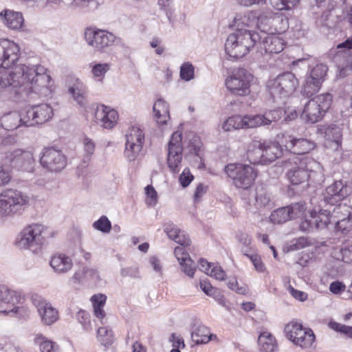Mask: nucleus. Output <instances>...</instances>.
Segmentation results:
<instances>
[{"instance_id":"f257e3e1","label":"nucleus","mask_w":352,"mask_h":352,"mask_svg":"<svg viewBox=\"0 0 352 352\" xmlns=\"http://www.w3.org/2000/svg\"><path fill=\"white\" fill-rule=\"evenodd\" d=\"M12 87L19 93H36L47 96L52 92L53 82L46 68L41 65H16L0 76V89Z\"/></svg>"},{"instance_id":"f03ea898","label":"nucleus","mask_w":352,"mask_h":352,"mask_svg":"<svg viewBox=\"0 0 352 352\" xmlns=\"http://www.w3.org/2000/svg\"><path fill=\"white\" fill-rule=\"evenodd\" d=\"M283 166L288 169L287 177L293 185L300 184L311 178L314 180L323 179L321 164L311 158L291 155L283 162Z\"/></svg>"},{"instance_id":"7ed1b4c3","label":"nucleus","mask_w":352,"mask_h":352,"mask_svg":"<svg viewBox=\"0 0 352 352\" xmlns=\"http://www.w3.org/2000/svg\"><path fill=\"white\" fill-rule=\"evenodd\" d=\"M258 32L248 30H238L230 34L225 43L226 54L234 58H242L261 40Z\"/></svg>"},{"instance_id":"20e7f679","label":"nucleus","mask_w":352,"mask_h":352,"mask_svg":"<svg viewBox=\"0 0 352 352\" xmlns=\"http://www.w3.org/2000/svg\"><path fill=\"white\" fill-rule=\"evenodd\" d=\"M29 197L23 192L6 189L0 193V217H10L28 205Z\"/></svg>"},{"instance_id":"39448f33","label":"nucleus","mask_w":352,"mask_h":352,"mask_svg":"<svg viewBox=\"0 0 352 352\" xmlns=\"http://www.w3.org/2000/svg\"><path fill=\"white\" fill-rule=\"evenodd\" d=\"M3 164L11 169L33 172L35 166V160L32 151L29 149L14 148L5 152Z\"/></svg>"},{"instance_id":"423d86ee","label":"nucleus","mask_w":352,"mask_h":352,"mask_svg":"<svg viewBox=\"0 0 352 352\" xmlns=\"http://www.w3.org/2000/svg\"><path fill=\"white\" fill-rule=\"evenodd\" d=\"M225 172L236 188L243 190L250 188L257 177L254 168L243 164H229L225 166Z\"/></svg>"},{"instance_id":"0eeeda50","label":"nucleus","mask_w":352,"mask_h":352,"mask_svg":"<svg viewBox=\"0 0 352 352\" xmlns=\"http://www.w3.org/2000/svg\"><path fill=\"white\" fill-rule=\"evenodd\" d=\"M332 102L330 94L318 95L309 100L305 105L301 118L308 123H315L322 119L329 109Z\"/></svg>"},{"instance_id":"6e6552de","label":"nucleus","mask_w":352,"mask_h":352,"mask_svg":"<svg viewBox=\"0 0 352 352\" xmlns=\"http://www.w3.org/2000/svg\"><path fill=\"white\" fill-rule=\"evenodd\" d=\"M44 232L45 228L43 225L38 223L29 225L19 234L16 244L21 249L37 252L45 242Z\"/></svg>"},{"instance_id":"1a4fd4ad","label":"nucleus","mask_w":352,"mask_h":352,"mask_svg":"<svg viewBox=\"0 0 352 352\" xmlns=\"http://www.w3.org/2000/svg\"><path fill=\"white\" fill-rule=\"evenodd\" d=\"M298 81L292 72L278 75L268 82L270 95L274 98H285L292 95L296 89Z\"/></svg>"},{"instance_id":"9d476101","label":"nucleus","mask_w":352,"mask_h":352,"mask_svg":"<svg viewBox=\"0 0 352 352\" xmlns=\"http://www.w3.org/2000/svg\"><path fill=\"white\" fill-rule=\"evenodd\" d=\"M284 331L291 342L302 349L310 348L315 340L313 331L303 327L301 324L296 322H291L286 324Z\"/></svg>"},{"instance_id":"9b49d317","label":"nucleus","mask_w":352,"mask_h":352,"mask_svg":"<svg viewBox=\"0 0 352 352\" xmlns=\"http://www.w3.org/2000/svg\"><path fill=\"white\" fill-rule=\"evenodd\" d=\"M257 28L263 33L280 34L288 28V21L280 14L264 12L259 15Z\"/></svg>"},{"instance_id":"f8f14e48","label":"nucleus","mask_w":352,"mask_h":352,"mask_svg":"<svg viewBox=\"0 0 352 352\" xmlns=\"http://www.w3.org/2000/svg\"><path fill=\"white\" fill-rule=\"evenodd\" d=\"M252 76L245 69L239 68L226 80L227 88L233 94L246 96L250 93V82Z\"/></svg>"},{"instance_id":"ddd939ff","label":"nucleus","mask_w":352,"mask_h":352,"mask_svg":"<svg viewBox=\"0 0 352 352\" xmlns=\"http://www.w3.org/2000/svg\"><path fill=\"white\" fill-rule=\"evenodd\" d=\"M316 134L324 139L325 146L333 151H341L342 133L341 129L334 124L317 126Z\"/></svg>"},{"instance_id":"4468645a","label":"nucleus","mask_w":352,"mask_h":352,"mask_svg":"<svg viewBox=\"0 0 352 352\" xmlns=\"http://www.w3.org/2000/svg\"><path fill=\"white\" fill-rule=\"evenodd\" d=\"M307 207L305 202L300 201L292 204L289 206L279 208L274 210L270 217V221L274 223H283L292 219L301 217Z\"/></svg>"},{"instance_id":"2eb2a0df","label":"nucleus","mask_w":352,"mask_h":352,"mask_svg":"<svg viewBox=\"0 0 352 352\" xmlns=\"http://www.w3.org/2000/svg\"><path fill=\"white\" fill-rule=\"evenodd\" d=\"M182 135L181 132L173 133L168 142L167 163L173 173H177L182 159Z\"/></svg>"},{"instance_id":"dca6fc26","label":"nucleus","mask_w":352,"mask_h":352,"mask_svg":"<svg viewBox=\"0 0 352 352\" xmlns=\"http://www.w3.org/2000/svg\"><path fill=\"white\" fill-rule=\"evenodd\" d=\"M144 134L138 127H131L126 134L124 154L129 161L134 160L142 150Z\"/></svg>"},{"instance_id":"f3484780","label":"nucleus","mask_w":352,"mask_h":352,"mask_svg":"<svg viewBox=\"0 0 352 352\" xmlns=\"http://www.w3.org/2000/svg\"><path fill=\"white\" fill-rule=\"evenodd\" d=\"M352 48V36L337 46L339 50L335 56L339 69V76L344 77L352 71V57L349 52Z\"/></svg>"},{"instance_id":"a211bd4d","label":"nucleus","mask_w":352,"mask_h":352,"mask_svg":"<svg viewBox=\"0 0 352 352\" xmlns=\"http://www.w3.org/2000/svg\"><path fill=\"white\" fill-rule=\"evenodd\" d=\"M85 37L88 45L98 51L111 46L116 40V36L112 33L91 28L86 30Z\"/></svg>"},{"instance_id":"6ab92c4d","label":"nucleus","mask_w":352,"mask_h":352,"mask_svg":"<svg viewBox=\"0 0 352 352\" xmlns=\"http://www.w3.org/2000/svg\"><path fill=\"white\" fill-rule=\"evenodd\" d=\"M41 166L52 172H58L63 170L67 164L66 157L63 153L54 148H45L40 159Z\"/></svg>"},{"instance_id":"aec40b11","label":"nucleus","mask_w":352,"mask_h":352,"mask_svg":"<svg viewBox=\"0 0 352 352\" xmlns=\"http://www.w3.org/2000/svg\"><path fill=\"white\" fill-rule=\"evenodd\" d=\"M282 144L287 153L298 156L307 153L316 147L314 142L307 138H297L292 135L284 136Z\"/></svg>"},{"instance_id":"412c9836","label":"nucleus","mask_w":352,"mask_h":352,"mask_svg":"<svg viewBox=\"0 0 352 352\" xmlns=\"http://www.w3.org/2000/svg\"><path fill=\"white\" fill-rule=\"evenodd\" d=\"M54 113L52 107L47 104L35 105L25 110L26 120L29 126L42 124L52 119Z\"/></svg>"},{"instance_id":"4be33fe9","label":"nucleus","mask_w":352,"mask_h":352,"mask_svg":"<svg viewBox=\"0 0 352 352\" xmlns=\"http://www.w3.org/2000/svg\"><path fill=\"white\" fill-rule=\"evenodd\" d=\"M19 300L20 296L16 292L5 287H0V313L17 314L20 308L16 305L19 303Z\"/></svg>"},{"instance_id":"5701e85b","label":"nucleus","mask_w":352,"mask_h":352,"mask_svg":"<svg viewBox=\"0 0 352 352\" xmlns=\"http://www.w3.org/2000/svg\"><path fill=\"white\" fill-rule=\"evenodd\" d=\"M19 47L8 40L0 41V67H11L19 59Z\"/></svg>"},{"instance_id":"b1692460","label":"nucleus","mask_w":352,"mask_h":352,"mask_svg":"<svg viewBox=\"0 0 352 352\" xmlns=\"http://www.w3.org/2000/svg\"><path fill=\"white\" fill-rule=\"evenodd\" d=\"M32 302L36 307L42 322L44 324L50 325L58 320V313L57 310L45 300L36 296L32 298Z\"/></svg>"},{"instance_id":"393cba45","label":"nucleus","mask_w":352,"mask_h":352,"mask_svg":"<svg viewBox=\"0 0 352 352\" xmlns=\"http://www.w3.org/2000/svg\"><path fill=\"white\" fill-rule=\"evenodd\" d=\"M96 120L105 129H112L118 119V113L115 109L105 105L98 106L96 111Z\"/></svg>"},{"instance_id":"a878e982","label":"nucleus","mask_w":352,"mask_h":352,"mask_svg":"<svg viewBox=\"0 0 352 352\" xmlns=\"http://www.w3.org/2000/svg\"><path fill=\"white\" fill-rule=\"evenodd\" d=\"M263 164H270L274 162L276 159L283 156L285 149L283 144L278 142H263L262 144Z\"/></svg>"},{"instance_id":"bb28decb","label":"nucleus","mask_w":352,"mask_h":352,"mask_svg":"<svg viewBox=\"0 0 352 352\" xmlns=\"http://www.w3.org/2000/svg\"><path fill=\"white\" fill-rule=\"evenodd\" d=\"M350 194L349 188L343 184L341 180L336 181L326 188L324 195V201L332 204L339 201Z\"/></svg>"},{"instance_id":"cd10ccee","label":"nucleus","mask_w":352,"mask_h":352,"mask_svg":"<svg viewBox=\"0 0 352 352\" xmlns=\"http://www.w3.org/2000/svg\"><path fill=\"white\" fill-rule=\"evenodd\" d=\"M280 34H268L267 36L263 37L261 42V48L264 49L266 53L278 54L281 52L285 45L284 39L280 36Z\"/></svg>"},{"instance_id":"c85d7f7f","label":"nucleus","mask_w":352,"mask_h":352,"mask_svg":"<svg viewBox=\"0 0 352 352\" xmlns=\"http://www.w3.org/2000/svg\"><path fill=\"white\" fill-rule=\"evenodd\" d=\"M50 265L55 273L64 274L72 269L73 261L65 254L57 253L52 256Z\"/></svg>"},{"instance_id":"c756f323","label":"nucleus","mask_w":352,"mask_h":352,"mask_svg":"<svg viewBox=\"0 0 352 352\" xmlns=\"http://www.w3.org/2000/svg\"><path fill=\"white\" fill-rule=\"evenodd\" d=\"M191 338L196 344H204L210 340H217V336L211 333L210 329L201 323H195L192 327Z\"/></svg>"},{"instance_id":"7c9ffc66","label":"nucleus","mask_w":352,"mask_h":352,"mask_svg":"<svg viewBox=\"0 0 352 352\" xmlns=\"http://www.w3.org/2000/svg\"><path fill=\"white\" fill-rule=\"evenodd\" d=\"M259 15L256 11H248L245 13L236 14L233 20V27L236 30H245L244 28H251L254 25L257 27Z\"/></svg>"},{"instance_id":"2f4dec72","label":"nucleus","mask_w":352,"mask_h":352,"mask_svg":"<svg viewBox=\"0 0 352 352\" xmlns=\"http://www.w3.org/2000/svg\"><path fill=\"white\" fill-rule=\"evenodd\" d=\"M25 111L21 113L12 112L5 115L1 120L2 124L7 130L11 131L18 129L20 126H29L28 122H26Z\"/></svg>"},{"instance_id":"473e14b6","label":"nucleus","mask_w":352,"mask_h":352,"mask_svg":"<svg viewBox=\"0 0 352 352\" xmlns=\"http://www.w3.org/2000/svg\"><path fill=\"white\" fill-rule=\"evenodd\" d=\"M99 278L98 272L96 269L83 267L76 271L71 280L73 283L79 284L86 280H98Z\"/></svg>"},{"instance_id":"72a5a7b5","label":"nucleus","mask_w":352,"mask_h":352,"mask_svg":"<svg viewBox=\"0 0 352 352\" xmlns=\"http://www.w3.org/2000/svg\"><path fill=\"white\" fill-rule=\"evenodd\" d=\"M199 267L201 271L217 280H223L226 278V274L221 266L214 265V264L208 263L205 259H200Z\"/></svg>"},{"instance_id":"f704fd0d","label":"nucleus","mask_w":352,"mask_h":352,"mask_svg":"<svg viewBox=\"0 0 352 352\" xmlns=\"http://www.w3.org/2000/svg\"><path fill=\"white\" fill-rule=\"evenodd\" d=\"M259 350L263 352H274L277 348L275 337L269 331L261 332L258 338Z\"/></svg>"},{"instance_id":"c9c22d12","label":"nucleus","mask_w":352,"mask_h":352,"mask_svg":"<svg viewBox=\"0 0 352 352\" xmlns=\"http://www.w3.org/2000/svg\"><path fill=\"white\" fill-rule=\"evenodd\" d=\"M0 16L3 19L6 25L10 29L18 30L23 26L24 19L21 12L6 10L4 15L1 12Z\"/></svg>"},{"instance_id":"e433bc0d","label":"nucleus","mask_w":352,"mask_h":352,"mask_svg":"<svg viewBox=\"0 0 352 352\" xmlns=\"http://www.w3.org/2000/svg\"><path fill=\"white\" fill-rule=\"evenodd\" d=\"M154 116L159 124H165L170 119L168 104L161 100H157L153 105Z\"/></svg>"},{"instance_id":"4c0bfd02","label":"nucleus","mask_w":352,"mask_h":352,"mask_svg":"<svg viewBox=\"0 0 352 352\" xmlns=\"http://www.w3.org/2000/svg\"><path fill=\"white\" fill-rule=\"evenodd\" d=\"M311 214L316 229H323L327 228L329 224H333L331 210L329 209L321 210L318 212L311 211Z\"/></svg>"},{"instance_id":"58836bf2","label":"nucleus","mask_w":352,"mask_h":352,"mask_svg":"<svg viewBox=\"0 0 352 352\" xmlns=\"http://www.w3.org/2000/svg\"><path fill=\"white\" fill-rule=\"evenodd\" d=\"M258 144H262V142L253 141L248 148L247 159L252 164H263L262 146Z\"/></svg>"},{"instance_id":"ea45409f","label":"nucleus","mask_w":352,"mask_h":352,"mask_svg":"<svg viewBox=\"0 0 352 352\" xmlns=\"http://www.w3.org/2000/svg\"><path fill=\"white\" fill-rule=\"evenodd\" d=\"M107 296L104 294L94 295L91 298V301L94 307V315L96 318L102 320L105 318L106 313L104 310V307L106 302Z\"/></svg>"},{"instance_id":"a19ab883","label":"nucleus","mask_w":352,"mask_h":352,"mask_svg":"<svg viewBox=\"0 0 352 352\" xmlns=\"http://www.w3.org/2000/svg\"><path fill=\"white\" fill-rule=\"evenodd\" d=\"M69 93L78 105L84 107L86 104L87 100L85 96L86 90L85 85L82 82H77L75 83L69 89Z\"/></svg>"},{"instance_id":"79ce46f5","label":"nucleus","mask_w":352,"mask_h":352,"mask_svg":"<svg viewBox=\"0 0 352 352\" xmlns=\"http://www.w3.org/2000/svg\"><path fill=\"white\" fill-rule=\"evenodd\" d=\"M34 343L39 346L41 352H61L56 342L47 340L42 335L36 336Z\"/></svg>"},{"instance_id":"37998d69","label":"nucleus","mask_w":352,"mask_h":352,"mask_svg":"<svg viewBox=\"0 0 352 352\" xmlns=\"http://www.w3.org/2000/svg\"><path fill=\"white\" fill-rule=\"evenodd\" d=\"M351 208L346 204H339L333 208L331 211L333 224L337 223V221L347 219L351 215Z\"/></svg>"},{"instance_id":"c03bdc74","label":"nucleus","mask_w":352,"mask_h":352,"mask_svg":"<svg viewBox=\"0 0 352 352\" xmlns=\"http://www.w3.org/2000/svg\"><path fill=\"white\" fill-rule=\"evenodd\" d=\"M321 85L318 81L307 76L302 85V93L307 97H311L320 90Z\"/></svg>"},{"instance_id":"a18cd8bd","label":"nucleus","mask_w":352,"mask_h":352,"mask_svg":"<svg viewBox=\"0 0 352 352\" xmlns=\"http://www.w3.org/2000/svg\"><path fill=\"white\" fill-rule=\"evenodd\" d=\"M110 68L111 65L109 63H96L91 66V72L97 81L102 82Z\"/></svg>"},{"instance_id":"49530a36","label":"nucleus","mask_w":352,"mask_h":352,"mask_svg":"<svg viewBox=\"0 0 352 352\" xmlns=\"http://www.w3.org/2000/svg\"><path fill=\"white\" fill-rule=\"evenodd\" d=\"M243 120L241 116H234L229 117L222 124V129L224 131H230L243 129Z\"/></svg>"},{"instance_id":"de8ad7c7","label":"nucleus","mask_w":352,"mask_h":352,"mask_svg":"<svg viewBox=\"0 0 352 352\" xmlns=\"http://www.w3.org/2000/svg\"><path fill=\"white\" fill-rule=\"evenodd\" d=\"M327 70L328 68L327 65L324 64H318L311 70L309 74L307 75V76L311 78L312 80L318 81V82L322 84L324 81Z\"/></svg>"},{"instance_id":"09e8293b","label":"nucleus","mask_w":352,"mask_h":352,"mask_svg":"<svg viewBox=\"0 0 352 352\" xmlns=\"http://www.w3.org/2000/svg\"><path fill=\"white\" fill-rule=\"evenodd\" d=\"M243 129L255 128L263 125L261 115L242 116Z\"/></svg>"},{"instance_id":"8fccbe9b","label":"nucleus","mask_w":352,"mask_h":352,"mask_svg":"<svg viewBox=\"0 0 352 352\" xmlns=\"http://www.w3.org/2000/svg\"><path fill=\"white\" fill-rule=\"evenodd\" d=\"M98 338L103 345H109L113 342L111 330H109L106 327H100L98 329Z\"/></svg>"},{"instance_id":"3c124183","label":"nucleus","mask_w":352,"mask_h":352,"mask_svg":"<svg viewBox=\"0 0 352 352\" xmlns=\"http://www.w3.org/2000/svg\"><path fill=\"white\" fill-rule=\"evenodd\" d=\"M263 125H270L272 122H276L281 118V111L274 109L265 112L261 115Z\"/></svg>"},{"instance_id":"603ef678","label":"nucleus","mask_w":352,"mask_h":352,"mask_svg":"<svg viewBox=\"0 0 352 352\" xmlns=\"http://www.w3.org/2000/svg\"><path fill=\"white\" fill-rule=\"evenodd\" d=\"M328 326L333 331L340 332L352 338V327L346 326L335 321H330L328 324Z\"/></svg>"},{"instance_id":"864d4df0","label":"nucleus","mask_w":352,"mask_h":352,"mask_svg":"<svg viewBox=\"0 0 352 352\" xmlns=\"http://www.w3.org/2000/svg\"><path fill=\"white\" fill-rule=\"evenodd\" d=\"M77 320L82 324L85 331H91V325L89 318V315L84 310H79L76 314Z\"/></svg>"},{"instance_id":"5fc2aeb1","label":"nucleus","mask_w":352,"mask_h":352,"mask_svg":"<svg viewBox=\"0 0 352 352\" xmlns=\"http://www.w3.org/2000/svg\"><path fill=\"white\" fill-rule=\"evenodd\" d=\"M93 226L95 229L104 233L109 232L111 228V222L105 216L101 217L98 221L94 223Z\"/></svg>"},{"instance_id":"6e6d98bb","label":"nucleus","mask_w":352,"mask_h":352,"mask_svg":"<svg viewBox=\"0 0 352 352\" xmlns=\"http://www.w3.org/2000/svg\"><path fill=\"white\" fill-rule=\"evenodd\" d=\"M180 76L182 79L188 81L194 78V67L192 64L186 63L180 68Z\"/></svg>"},{"instance_id":"4d7b16f0","label":"nucleus","mask_w":352,"mask_h":352,"mask_svg":"<svg viewBox=\"0 0 352 352\" xmlns=\"http://www.w3.org/2000/svg\"><path fill=\"white\" fill-rule=\"evenodd\" d=\"M182 270L188 276L193 277L196 270V265L190 258H187L180 263Z\"/></svg>"},{"instance_id":"13d9d810","label":"nucleus","mask_w":352,"mask_h":352,"mask_svg":"<svg viewBox=\"0 0 352 352\" xmlns=\"http://www.w3.org/2000/svg\"><path fill=\"white\" fill-rule=\"evenodd\" d=\"M146 195V204L148 206H153L157 201V194L152 186H147L145 188Z\"/></svg>"},{"instance_id":"bf43d9fd","label":"nucleus","mask_w":352,"mask_h":352,"mask_svg":"<svg viewBox=\"0 0 352 352\" xmlns=\"http://www.w3.org/2000/svg\"><path fill=\"white\" fill-rule=\"evenodd\" d=\"M6 168H8L3 164V158H1L0 161V186L8 184L11 179V175Z\"/></svg>"},{"instance_id":"052dcab7","label":"nucleus","mask_w":352,"mask_h":352,"mask_svg":"<svg viewBox=\"0 0 352 352\" xmlns=\"http://www.w3.org/2000/svg\"><path fill=\"white\" fill-rule=\"evenodd\" d=\"M336 228L342 232H347L352 229V215L347 219L340 220L335 224Z\"/></svg>"},{"instance_id":"680f3d73","label":"nucleus","mask_w":352,"mask_h":352,"mask_svg":"<svg viewBox=\"0 0 352 352\" xmlns=\"http://www.w3.org/2000/svg\"><path fill=\"white\" fill-rule=\"evenodd\" d=\"M84 152L86 157H90L95 151V142L89 138H85L82 141Z\"/></svg>"},{"instance_id":"e2e57ef3","label":"nucleus","mask_w":352,"mask_h":352,"mask_svg":"<svg viewBox=\"0 0 352 352\" xmlns=\"http://www.w3.org/2000/svg\"><path fill=\"white\" fill-rule=\"evenodd\" d=\"M309 245V243L307 238L300 237L292 241V243L289 245V250L292 251L298 250L307 247Z\"/></svg>"},{"instance_id":"0e129e2a","label":"nucleus","mask_w":352,"mask_h":352,"mask_svg":"<svg viewBox=\"0 0 352 352\" xmlns=\"http://www.w3.org/2000/svg\"><path fill=\"white\" fill-rule=\"evenodd\" d=\"M300 0H280L275 7L278 10H289L295 7Z\"/></svg>"},{"instance_id":"69168bd1","label":"nucleus","mask_w":352,"mask_h":352,"mask_svg":"<svg viewBox=\"0 0 352 352\" xmlns=\"http://www.w3.org/2000/svg\"><path fill=\"white\" fill-rule=\"evenodd\" d=\"M194 177L190 173L188 168H185L182 173L180 175L179 181L180 184L184 187H187L192 181Z\"/></svg>"},{"instance_id":"338daca9","label":"nucleus","mask_w":352,"mask_h":352,"mask_svg":"<svg viewBox=\"0 0 352 352\" xmlns=\"http://www.w3.org/2000/svg\"><path fill=\"white\" fill-rule=\"evenodd\" d=\"M181 230L174 226L173 223H166L164 226V232L168 235V238L173 241V238L177 236L180 232Z\"/></svg>"},{"instance_id":"774afa93","label":"nucleus","mask_w":352,"mask_h":352,"mask_svg":"<svg viewBox=\"0 0 352 352\" xmlns=\"http://www.w3.org/2000/svg\"><path fill=\"white\" fill-rule=\"evenodd\" d=\"M342 261L350 263L352 262V244L342 248L340 250Z\"/></svg>"}]
</instances>
